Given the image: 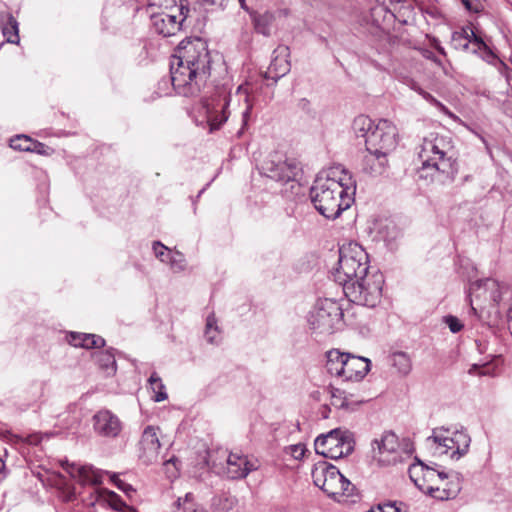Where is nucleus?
I'll return each instance as SVG.
<instances>
[{
	"mask_svg": "<svg viewBox=\"0 0 512 512\" xmlns=\"http://www.w3.org/2000/svg\"><path fill=\"white\" fill-rule=\"evenodd\" d=\"M451 44L456 50L478 54L484 60L494 57L483 39L477 36L473 29L468 26L453 32Z\"/></svg>",
	"mask_w": 512,
	"mask_h": 512,
	"instance_id": "14",
	"label": "nucleus"
},
{
	"mask_svg": "<svg viewBox=\"0 0 512 512\" xmlns=\"http://www.w3.org/2000/svg\"><path fill=\"white\" fill-rule=\"evenodd\" d=\"M239 3H240V6L242 9H244L245 11H249L247 5H246V2L245 0H239Z\"/></svg>",
	"mask_w": 512,
	"mask_h": 512,
	"instance_id": "56",
	"label": "nucleus"
},
{
	"mask_svg": "<svg viewBox=\"0 0 512 512\" xmlns=\"http://www.w3.org/2000/svg\"><path fill=\"white\" fill-rule=\"evenodd\" d=\"M462 3L467 10L475 13L479 12V4L474 3L473 0H462Z\"/></svg>",
	"mask_w": 512,
	"mask_h": 512,
	"instance_id": "50",
	"label": "nucleus"
},
{
	"mask_svg": "<svg viewBox=\"0 0 512 512\" xmlns=\"http://www.w3.org/2000/svg\"><path fill=\"white\" fill-rule=\"evenodd\" d=\"M235 102L241 107L243 124L246 125L253 108L248 84L239 85L232 94L231 83L225 81L216 85L210 95L203 98L201 111L211 132L218 130L228 120Z\"/></svg>",
	"mask_w": 512,
	"mask_h": 512,
	"instance_id": "4",
	"label": "nucleus"
},
{
	"mask_svg": "<svg viewBox=\"0 0 512 512\" xmlns=\"http://www.w3.org/2000/svg\"><path fill=\"white\" fill-rule=\"evenodd\" d=\"M409 475L411 480L422 492L429 494H433L439 487L434 488L432 485H427L425 483L427 480H433L435 477L441 480L448 478V474L445 472H436L434 469L424 467L422 464L412 466L409 469Z\"/></svg>",
	"mask_w": 512,
	"mask_h": 512,
	"instance_id": "21",
	"label": "nucleus"
},
{
	"mask_svg": "<svg viewBox=\"0 0 512 512\" xmlns=\"http://www.w3.org/2000/svg\"><path fill=\"white\" fill-rule=\"evenodd\" d=\"M225 456V453H222ZM227 465L224 468V477L231 480H239L246 478L252 471L258 469L256 461L251 460L247 455L241 452H231L226 455Z\"/></svg>",
	"mask_w": 512,
	"mask_h": 512,
	"instance_id": "16",
	"label": "nucleus"
},
{
	"mask_svg": "<svg viewBox=\"0 0 512 512\" xmlns=\"http://www.w3.org/2000/svg\"><path fill=\"white\" fill-rule=\"evenodd\" d=\"M330 412V408L327 405H323L320 409V413L323 418H328Z\"/></svg>",
	"mask_w": 512,
	"mask_h": 512,
	"instance_id": "52",
	"label": "nucleus"
},
{
	"mask_svg": "<svg viewBox=\"0 0 512 512\" xmlns=\"http://www.w3.org/2000/svg\"><path fill=\"white\" fill-rule=\"evenodd\" d=\"M33 139L26 135H16L10 139V147L14 150L30 152Z\"/></svg>",
	"mask_w": 512,
	"mask_h": 512,
	"instance_id": "41",
	"label": "nucleus"
},
{
	"mask_svg": "<svg viewBox=\"0 0 512 512\" xmlns=\"http://www.w3.org/2000/svg\"><path fill=\"white\" fill-rule=\"evenodd\" d=\"M211 57L200 38L180 42L170 61L171 82L176 93L196 97L210 76Z\"/></svg>",
	"mask_w": 512,
	"mask_h": 512,
	"instance_id": "2",
	"label": "nucleus"
},
{
	"mask_svg": "<svg viewBox=\"0 0 512 512\" xmlns=\"http://www.w3.org/2000/svg\"><path fill=\"white\" fill-rule=\"evenodd\" d=\"M159 428L154 426H147L141 436L140 440V459L145 464H152L158 461L161 442L159 439Z\"/></svg>",
	"mask_w": 512,
	"mask_h": 512,
	"instance_id": "17",
	"label": "nucleus"
},
{
	"mask_svg": "<svg viewBox=\"0 0 512 512\" xmlns=\"http://www.w3.org/2000/svg\"><path fill=\"white\" fill-rule=\"evenodd\" d=\"M455 478H456V482L452 483V486L448 488L447 497L455 496L461 489L458 477L455 476Z\"/></svg>",
	"mask_w": 512,
	"mask_h": 512,
	"instance_id": "49",
	"label": "nucleus"
},
{
	"mask_svg": "<svg viewBox=\"0 0 512 512\" xmlns=\"http://www.w3.org/2000/svg\"><path fill=\"white\" fill-rule=\"evenodd\" d=\"M391 363L402 375H407L411 371V359L405 352H395L391 355Z\"/></svg>",
	"mask_w": 512,
	"mask_h": 512,
	"instance_id": "37",
	"label": "nucleus"
},
{
	"mask_svg": "<svg viewBox=\"0 0 512 512\" xmlns=\"http://www.w3.org/2000/svg\"><path fill=\"white\" fill-rule=\"evenodd\" d=\"M152 249L155 254V257L159 259L162 263L166 264L169 260V256H171L173 253L168 247H166L160 241L153 242Z\"/></svg>",
	"mask_w": 512,
	"mask_h": 512,
	"instance_id": "42",
	"label": "nucleus"
},
{
	"mask_svg": "<svg viewBox=\"0 0 512 512\" xmlns=\"http://www.w3.org/2000/svg\"><path fill=\"white\" fill-rule=\"evenodd\" d=\"M444 322L447 324L452 333H457L463 328V325L459 319L452 315L446 316L444 318Z\"/></svg>",
	"mask_w": 512,
	"mask_h": 512,
	"instance_id": "45",
	"label": "nucleus"
},
{
	"mask_svg": "<svg viewBox=\"0 0 512 512\" xmlns=\"http://www.w3.org/2000/svg\"><path fill=\"white\" fill-rule=\"evenodd\" d=\"M187 14L186 10L178 12H171V9L158 12L151 11L152 27L157 34L163 37L175 35L181 29Z\"/></svg>",
	"mask_w": 512,
	"mask_h": 512,
	"instance_id": "15",
	"label": "nucleus"
},
{
	"mask_svg": "<svg viewBox=\"0 0 512 512\" xmlns=\"http://www.w3.org/2000/svg\"><path fill=\"white\" fill-rule=\"evenodd\" d=\"M167 264L173 273L183 272L187 266L185 256L179 251H175L169 256Z\"/></svg>",
	"mask_w": 512,
	"mask_h": 512,
	"instance_id": "39",
	"label": "nucleus"
},
{
	"mask_svg": "<svg viewBox=\"0 0 512 512\" xmlns=\"http://www.w3.org/2000/svg\"><path fill=\"white\" fill-rule=\"evenodd\" d=\"M469 297L471 309L477 313L478 308L500 307L507 310L512 301V288L493 278L481 279L470 285Z\"/></svg>",
	"mask_w": 512,
	"mask_h": 512,
	"instance_id": "6",
	"label": "nucleus"
},
{
	"mask_svg": "<svg viewBox=\"0 0 512 512\" xmlns=\"http://www.w3.org/2000/svg\"><path fill=\"white\" fill-rule=\"evenodd\" d=\"M411 87L413 90L417 91L420 95H422V97L427 101L433 103L436 106L444 108L439 101H437L430 93L425 92L423 89H421L416 83H413Z\"/></svg>",
	"mask_w": 512,
	"mask_h": 512,
	"instance_id": "46",
	"label": "nucleus"
},
{
	"mask_svg": "<svg viewBox=\"0 0 512 512\" xmlns=\"http://www.w3.org/2000/svg\"><path fill=\"white\" fill-rule=\"evenodd\" d=\"M66 339L70 345L85 349L100 348L105 345V340L95 334L70 332L67 334Z\"/></svg>",
	"mask_w": 512,
	"mask_h": 512,
	"instance_id": "25",
	"label": "nucleus"
},
{
	"mask_svg": "<svg viewBox=\"0 0 512 512\" xmlns=\"http://www.w3.org/2000/svg\"><path fill=\"white\" fill-rule=\"evenodd\" d=\"M317 454L330 459H340L354 451L353 433L341 428H335L326 434L319 435L314 442Z\"/></svg>",
	"mask_w": 512,
	"mask_h": 512,
	"instance_id": "10",
	"label": "nucleus"
},
{
	"mask_svg": "<svg viewBox=\"0 0 512 512\" xmlns=\"http://www.w3.org/2000/svg\"><path fill=\"white\" fill-rule=\"evenodd\" d=\"M285 451L287 454L291 455L295 460H301L304 457L307 449L304 444L298 443L288 446Z\"/></svg>",
	"mask_w": 512,
	"mask_h": 512,
	"instance_id": "43",
	"label": "nucleus"
},
{
	"mask_svg": "<svg viewBox=\"0 0 512 512\" xmlns=\"http://www.w3.org/2000/svg\"><path fill=\"white\" fill-rule=\"evenodd\" d=\"M326 370L331 376L341 378L345 372V363L348 359V353L341 352L338 349L329 350L326 353Z\"/></svg>",
	"mask_w": 512,
	"mask_h": 512,
	"instance_id": "24",
	"label": "nucleus"
},
{
	"mask_svg": "<svg viewBox=\"0 0 512 512\" xmlns=\"http://www.w3.org/2000/svg\"><path fill=\"white\" fill-rule=\"evenodd\" d=\"M376 124L374 121L365 115L357 116L353 121V130L357 137H362L365 141L368 138V134L373 131Z\"/></svg>",
	"mask_w": 512,
	"mask_h": 512,
	"instance_id": "31",
	"label": "nucleus"
},
{
	"mask_svg": "<svg viewBox=\"0 0 512 512\" xmlns=\"http://www.w3.org/2000/svg\"><path fill=\"white\" fill-rule=\"evenodd\" d=\"M173 512H207L198 510L192 493H187L184 497H179L173 504Z\"/></svg>",
	"mask_w": 512,
	"mask_h": 512,
	"instance_id": "35",
	"label": "nucleus"
},
{
	"mask_svg": "<svg viewBox=\"0 0 512 512\" xmlns=\"http://www.w3.org/2000/svg\"><path fill=\"white\" fill-rule=\"evenodd\" d=\"M345 401L347 402V411H355L360 405L365 403L366 398L359 391H348L345 389Z\"/></svg>",
	"mask_w": 512,
	"mask_h": 512,
	"instance_id": "40",
	"label": "nucleus"
},
{
	"mask_svg": "<svg viewBox=\"0 0 512 512\" xmlns=\"http://www.w3.org/2000/svg\"><path fill=\"white\" fill-rule=\"evenodd\" d=\"M111 482L121 491H123L125 494L129 495L131 492H134L135 490L133 487L122 481L117 474H111L110 475Z\"/></svg>",
	"mask_w": 512,
	"mask_h": 512,
	"instance_id": "44",
	"label": "nucleus"
},
{
	"mask_svg": "<svg viewBox=\"0 0 512 512\" xmlns=\"http://www.w3.org/2000/svg\"><path fill=\"white\" fill-rule=\"evenodd\" d=\"M61 465L72 478L78 480L82 485H100L103 481V475L108 474V472L96 469L92 465H80L70 463L67 460L62 461Z\"/></svg>",
	"mask_w": 512,
	"mask_h": 512,
	"instance_id": "18",
	"label": "nucleus"
},
{
	"mask_svg": "<svg viewBox=\"0 0 512 512\" xmlns=\"http://www.w3.org/2000/svg\"><path fill=\"white\" fill-rule=\"evenodd\" d=\"M148 384L151 391L153 392L152 399L155 402H162L168 398L166 387L156 372H153L150 375Z\"/></svg>",
	"mask_w": 512,
	"mask_h": 512,
	"instance_id": "32",
	"label": "nucleus"
},
{
	"mask_svg": "<svg viewBox=\"0 0 512 512\" xmlns=\"http://www.w3.org/2000/svg\"><path fill=\"white\" fill-rule=\"evenodd\" d=\"M397 143L398 130L396 126L387 119H381L373 131L368 134L365 145L367 152L389 154L396 148Z\"/></svg>",
	"mask_w": 512,
	"mask_h": 512,
	"instance_id": "12",
	"label": "nucleus"
},
{
	"mask_svg": "<svg viewBox=\"0 0 512 512\" xmlns=\"http://www.w3.org/2000/svg\"><path fill=\"white\" fill-rule=\"evenodd\" d=\"M355 192L356 181L339 165L318 174L310 188V199L319 214L334 220L351 207Z\"/></svg>",
	"mask_w": 512,
	"mask_h": 512,
	"instance_id": "3",
	"label": "nucleus"
},
{
	"mask_svg": "<svg viewBox=\"0 0 512 512\" xmlns=\"http://www.w3.org/2000/svg\"><path fill=\"white\" fill-rule=\"evenodd\" d=\"M382 512H402L401 508L396 506L395 503H387L384 505H381Z\"/></svg>",
	"mask_w": 512,
	"mask_h": 512,
	"instance_id": "51",
	"label": "nucleus"
},
{
	"mask_svg": "<svg viewBox=\"0 0 512 512\" xmlns=\"http://www.w3.org/2000/svg\"><path fill=\"white\" fill-rule=\"evenodd\" d=\"M290 55L289 47L286 45H279L272 53L271 63L262 76L266 80H272L275 84L280 78L285 76L291 68L288 60Z\"/></svg>",
	"mask_w": 512,
	"mask_h": 512,
	"instance_id": "19",
	"label": "nucleus"
},
{
	"mask_svg": "<svg viewBox=\"0 0 512 512\" xmlns=\"http://www.w3.org/2000/svg\"><path fill=\"white\" fill-rule=\"evenodd\" d=\"M146 3L149 9L158 8L161 11L171 9V12L186 10L189 12L188 7L182 3L178 4L177 0H146Z\"/></svg>",
	"mask_w": 512,
	"mask_h": 512,
	"instance_id": "36",
	"label": "nucleus"
},
{
	"mask_svg": "<svg viewBox=\"0 0 512 512\" xmlns=\"http://www.w3.org/2000/svg\"><path fill=\"white\" fill-rule=\"evenodd\" d=\"M222 453L229 455L230 451L226 448H215L207 451L205 458V464L217 475L222 476L224 468L227 465L226 456H222Z\"/></svg>",
	"mask_w": 512,
	"mask_h": 512,
	"instance_id": "27",
	"label": "nucleus"
},
{
	"mask_svg": "<svg viewBox=\"0 0 512 512\" xmlns=\"http://www.w3.org/2000/svg\"><path fill=\"white\" fill-rule=\"evenodd\" d=\"M332 277L353 303L373 308L381 300L383 275L379 272L369 273L368 254L358 244L339 249L338 266L333 270Z\"/></svg>",
	"mask_w": 512,
	"mask_h": 512,
	"instance_id": "1",
	"label": "nucleus"
},
{
	"mask_svg": "<svg viewBox=\"0 0 512 512\" xmlns=\"http://www.w3.org/2000/svg\"><path fill=\"white\" fill-rule=\"evenodd\" d=\"M373 458L383 465L402 462L408 453L400 447L398 437L391 431L384 432L379 439L371 443Z\"/></svg>",
	"mask_w": 512,
	"mask_h": 512,
	"instance_id": "13",
	"label": "nucleus"
},
{
	"mask_svg": "<svg viewBox=\"0 0 512 512\" xmlns=\"http://www.w3.org/2000/svg\"><path fill=\"white\" fill-rule=\"evenodd\" d=\"M307 322L314 334L331 335L344 326L343 309L335 300L320 299L309 312Z\"/></svg>",
	"mask_w": 512,
	"mask_h": 512,
	"instance_id": "7",
	"label": "nucleus"
},
{
	"mask_svg": "<svg viewBox=\"0 0 512 512\" xmlns=\"http://www.w3.org/2000/svg\"><path fill=\"white\" fill-rule=\"evenodd\" d=\"M98 497L100 499L105 500L108 505L115 511H120L125 506V502L121 499V497L115 493L114 491L108 490L106 488L97 489Z\"/></svg>",
	"mask_w": 512,
	"mask_h": 512,
	"instance_id": "34",
	"label": "nucleus"
},
{
	"mask_svg": "<svg viewBox=\"0 0 512 512\" xmlns=\"http://www.w3.org/2000/svg\"><path fill=\"white\" fill-rule=\"evenodd\" d=\"M370 360L348 353L345 363L344 381H361L370 370Z\"/></svg>",
	"mask_w": 512,
	"mask_h": 512,
	"instance_id": "22",
	"label": "nucleus"
},
{
	"mask_svg": "<svg viewBox=\"0 0 512 512\" xmlns=\"http://www.w3.org/2000/svg\"><path fill=\"white\" fill-rule=\"evenodd\" d=\"M422 161V173L430 170V174H421L420 178L445 183L453 181L456 173L455 157L452 145L447 138L431 134L424 138L418 153Z\"/></svg>",
	"mask_w": 512,
	"mask_h": 512,
	"instance_id": "5",
	"label": "nucleus"
},
{
	"mask_svg": "<svg viewBox=\"0 0 512 512\" xmlns=\"http://www.w3.org/2000/svg\"><path fill=\"white\" fill-rule=\"evenodd\" d=\"M258 170L261 175L270 178L276 182L286 184L291 183V188L299 186L296 177L300 168L294 159H289L279 152L270 153L259 164Z\"/></svg>",
	"mask_w": 512,
	"mask_h": 512,
	"instance_id": "11",
	"label": "nucleus"
},
{
	"mask_svg": "<svg viewBox=\"0 0 512 512\" xmlns=\"http://www.w3.org/2000/svg\"><path fill=\"white\" fill-rule=\"evenodd\" d=\"M388 154L367 152L363 160V171L371 176L383 175L388 167Z\"/></svg>",
	"mask_w": 512,
	"mask_h": 512,
	"instance_id": "23",
	"label": "nucleus"
},
{
	"mask_svg": "<svg viewBox=\"0 0 512 512\" xmlns=\"http://www.w3.org/2000/svg\"><path fill=\"white\" fill-rule=\"evenodd\" d=\"M119 512H137V510L134 507L125 504L123 509L120 510Z\"/></svg>",
	"mask_w": 512,
	"mask_h": 512,
	"instance_id": "54",
	"label": "nucleus"
},
{
	"mask_svg": "<svg viewBox=\"0 0 512 512\" xmlns=\"http://www.w3.org/2000/svg\"><path fill=\"white\" fill-rule=\"evenodd\" d=\"M424 56L428 59L435 60L434 54L431 51H426Z\"/></svg>",
	"mask_w": 512,
	"mask_h": 512,
	"instance_id": "55",
	"label": "nucleus"
},
{
	"mask_svg": "<svg viewBox=\"0 0 512 512\" xmlns=\"http://www.w3.org/2000/svg\"><path fill=\"white\" fill-rule=\"evenodd\" d=\"M274 21V14L268 11L262 14H255L253 16L255 30L264 36H269L271 34L272 28L274 27Z\"/></svg>",
	"mask_w": 512,
	"mask_h": 512,
	"instance_id": "29",
	"label": "nucleus"
},
{
	"mask_svg": "<svg viewBox=\"0 0 512 512\" xmlns=\"http://www.w3.org/2000/svg\"><path fill=\"white\" fill-rule=\"evenodd\" d=\"M93 359L107 375H114L116 373V360L113 348L94 352Z\"/></svg>",
	"mask_w": 512,
	"mask_h": 512,
	"instance_id": "28",
	"label": "nucleus"
},
{
	"mask_svg": "<svg viewBox=\"0 0 512 512\" xmlns=\"http://www.w3.org/2000/svg\"><path fill=\"white\" fill-rule=\"evenodd\" d=\"M48 150H50V148L48 146H46L45 144H43L41 142L33 140V145L31 146L30 152H34V153H37L40 155H47Z\"/></svg>",
	"mask_w": 512,
	"mask_h": 512,
	"instance_id": "47",
	"label": "nucleus"
},
{
	"mask_svg": "<svg viewBox=\"0 0 512 512\" xmlns=\"http://www.w3.org/2000/svg\"><path fill=\"white\" fill-rule=\"evenodd\" d=\"M5 477H6L5 463L3 460L0 459V480L4 479Z\"/></svg>",
	"mask_w": 512,
	"mask_h": 512,
	"instance_id": "53",
	"label": "nucleus"
},
{
	"mask_svg": "<svg viewBox=\"0 0 512 512\" xmlns=\"http://www.w3.org/2000/svg\"><path fill=\"white\" fill-rule=\"evenodd\" d=\"M237 503L235 497L228 494L216 495L211 501V510L213 512H230Z\"/></svg>",
	"mask_w": 512,
	"mask_h": 512,
	"instance_id": "30",
	"label": "nucleus"
},
{
	"mask_svg": "<svg viewBox=\"0 0 512 512\" xmlns=\"http://www.w3.org/2000/svg\"><path fill=\"white\" fill-rule=\"evenodd\" d=\"M225 0H198L199 4L204 8H209L212 6H223Z\"/></svg>",
	"mask_w": 512,
	"mask_h": 512,
	"instance_id": "48",
	"label": "nucleus"
},
{
	"mask_svg": "<svg viewBox=\"0 0 512 512\" xmlns=\"http://www.w3.org/2000/svg\"><path fill=\"white\" fill-rule=\"evenodd\" d=\"M311 475L313 483L329 497L337 498L353 495L354 485L335 466L325 461L318 462L314 466Z\"/></svg>",
	"mask_w": 512,
	"mask_h": 512,
	"instance_id": "8",
	"label": "nucleus"
},
{
	"mask_svg": "<svg viewBox=\"0 0 512 512\" xmlns=\"http://www.w3.org/2000/svg\"><path fill=\"white\" fill-rule=\"evenodd\" d=\"M427 442H432L436 454L447 455L453 460H459L467 454L471 438L463 429L450 431L446 428H436L427 438Z\"/></svg>",
	"mask_w": 512,
	"mask_h": 512,
	"instance_id": "9",
	"label": "nucleus"
},
{
	"mask_svg": "<svg viewBox=\"0 0 512 512\" xmlns=\"http://www.w3.org/2000/svg\"><path fill=\"white\" fill-rule=\"evenodd\" d=\"M204 335L207 342L211 344H218L221 340V331L214 314L209 315L206 319Z\"/></svg>",
	"mask_w": 512,
	"mask_h": 512,
	"instance_id": "33",
	"label": "nucleus"
},
{
	"mask_svg": "<svg viewBox=\"0 0 512 512\" xmlns=\"http://www.w3.org/2000/svg\"><path fill=\"white\" fill-rule=\"evenodd\" d=\"M330 398H331V405L334 406L337 409H342L347 411V402L345 401V389L341 388H335L333 386H330L328 388Z\"/></svg>",
	"mask_w": 512,
	"mask_h": 512,
	"instance_id": "38",
	"label": "nucleus"
},
{
	"mask_svg": "<svg viewBox=\"0 0 512 512\" xmlns=\"http://www.w3.org/2000/svg\"><path fill=\"white\" fill-rule=\"evenodd\" d=\"M94 429L103 437H116L119 435L122 425L119 418L109 410H101L94 417Z\"/></svg>",
	"mask_w": 512,
	"mask_h": 512,
	"instance_id": "20",
	"label": "nucleus"
},
{
	"mask_svg": "<svg viewBox=\"0 0 512 512\" xmlns=\"http://www.w3.org/2000/svg\"><path fill=\"white\" fill-rule=\"evenodd\" d=\"M0 27L2 30L3 36L6 38V42L11 44L19 43V29L18 22L12 16L11 13H1L0 14Z\"/></svg>",
	"mask_w": 512,
	"mask_h": 512,
	"instance_id": "26",
	"label": "nucleus"
}]
</instances>
